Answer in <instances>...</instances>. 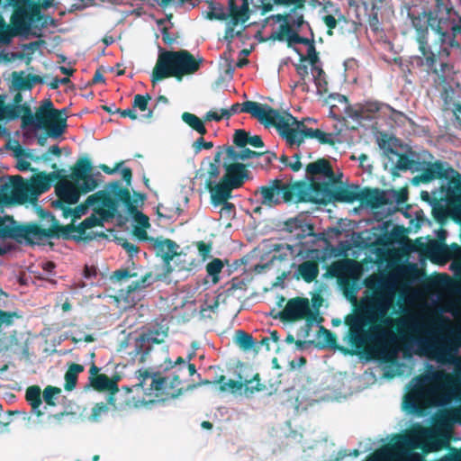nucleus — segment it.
<instances>
[{"instance_id": "nucleus-1", "label": "nucleus", "mask_w": 461, "mask_h": 461, "mask_svg": "<svg viewBox=\"0 0 461 461\" xmlns=\"http://www.w3.org/2000/svg\"><path fill=\"white\" fill-rule=\"evenodd\" d=\"M396 288L397 280L393 275L380 278L372 294L361 300L358 312L347 317L349 346L357 349L369 346L370 352L384 360H393L397 357V335L393 330L376 324L388 314Z\"/></svg>"}, {"instance_id": "nucleus-2", "label": "nucleus", "mask_w": 461, "mask_h": 461, "mask_svg": "<svg viewBox=\"0 0 461 461\" xmlns=\"http://www.w3.org/2000/svg\"><path fill=\"white\" fill-rule=\"evenodd\" d=\"M401 329L413 334L426 333L428 336L419 337L414 344L428 357L434 359L439 365H453L461 373V358L458 357L461 346V327L453 338L438 337L436 330L450 329L442 319H429L424 314L411 313L398 319ZM452 332L451 330H449Z\"/></svg>"}, {"instance_id": "nucleus-3", "label": "nucleus", "mask_w": 461, "mask_h": 461, "mask_svg": "<svg viewBox=\"0 0 461 461\" xmlns=\"http://www.w3.org/2000/svg\"><path fill=\"white\" fill-rule=\"evenodd\" d=\"M410 387L403 408L411 413L428 406H447L460 393V384L451 375L432 367L424 375L414 377Z\"/></svg>"}, {"instance_id": "nucleus-4", "label": "nucleus", "mask_w": 461, "mask_h": 461, "mask_svg": "<svg viewBox=\"0 0 461 461\" xmlns=\"http://www.w3.org/2000/svg\"><path fill=\"white\" fill-rule=\"evenodd\" d=\"M394 163L398 170H411V172L422 171V177L430 181L437 178H443L454 185L461 194V175L454 168L449 167L448 163L438 160L432 162V155L421 150L419 152L410 151L408 154L400 156Z\"/></svg>"}, {"instance_id": "nucleus-5", "label": "nucleus", "mask_w": 461, "mask_h": 461, "mask_svg": "<svg viewBox=\"0 0 461 461\" xmlns=\"http://www.w3.org/2000/svg\"><path fill=\"white\" fill-rule=\"evenodd\" d=\"M203 61V58L194 57L185 50L161 51L152 71L151 81L155 85L158 81L171 77L181 80L184 76L197 72Z\"/></svg>"}, {"instance_id": "nucleus-6", "label": "nucleus", "mask_w": 461, "mask_h": 461, "mask_svg": "<svg viewBox=\"0 0 461 461\" xmlns=\"http://www.w3.org/2000/svg\"><path fill=\"white\" fill-rule=\"evenodd\" d=\"M276 129L290 147L301 146L307 138L316 139L321 144H334V134L323 132L319 129L308 128L303 122L297 121L295 117L286 112L281 113Z\"/></svg>"}, {"instance_id": "nucleus-7", "label": "nucleus", "mask_w": 461, "mask_h": 461, "mask_svg": "<svg viewBox=\"0 0 461 461\" xmlns=\"http://www.w3.org/2000/svg\"><path fill=\"white\" fill-rule=\"evenodd\" d=\"M166 374L149 371H139V385L142 387L146 393H154L157 396H166V398H176L179 396L183 388L180 375L174 369L166 371Z\"/></svg>"}, {"instance_id": "nucleus-8", "label": "nucleus", "mask_w": 461, "mask_h": 461, "mask_svg": "<svg viewBox=\"0 0 461 461\" xmlns=\"http://www.w3.org/2000/svg\"><path fill=\"white\" fill-rule=\"evenodd\" d=\"M54 234V229H41L35 224L22 226L18 225L12 217L0 216L1 238H12L19 242L28 244H41L50 238H52Z\"/></svg>"}, {"instance_id": "nucleus-9", "label": "nucleus", "mask_w": 461, "mask_h": 461, "mask_svg": "<svg viewBox=\"0 0 461 461\" xmlns=\"http://www.w3.org/2000/svg\"><path fill=\"white\" fill-rule=\"evenodd\" d=\"M413 25L417 30L416 41L418 43V50L420 54L411 57V63L413 67L422 68L426 67L428 72L436 75L439 79H446V72L448 68L447 62L441 61L439 67H436L438 61V55L431 50L428 42V30L418 28L415 22Z\"/></svg>"}, {"instance_id": "nucleus-10", "label": "nucleus", "mask_w": 461, "mask_h": 461, "mask_svg": "<svg viewBox=\"0 0 461 461\" xmlns=\"http://www.w3.org/2000/svg\"><path fill=\"white\" fill-rule=\"evenodd\" d=\"M86 203L94 209L103 207L115 209L118 204L122 203L130 212L133 213L135 211L129 191L123 188L118 181L110 183L106 190L88 196Z\"/></svg>"}, {"instance_id": "nucleus-11", "label": "nucleus", "mask_w": 461, "mask_h": 461, "mask_svg": "<svg viewBox=\"0 0 461 461\" xmlns=\"http://www.w3.org/2000/svg\"><path fill=\"white\" fill-rule=\"evenodd\" d=\"M221 112L225 118H230L240 112L249 113L267 128L272 126L276 128L281 114L269 105L254 101H246L242 104L236 103L230 109H221Z\"/></svg>"}, {"instance_id": "nucleus-12", "label": "nucleus", "mask_w": 461, "mask_h": 461, "mask_svg": "<svg viewBox=\"0 0 461 461\" xmlns=\"http://www.w3.org/2000/svg\"><path fill=\"white\" fill-rule=\"evenodd\" d=\"M360 202L366 207L375 210L376 215L383 211L384 216L393 213L401 203L399 194L394 190H380L378 188H364Z\"/></svg>"}, {"instance_id": "nucleus-13", "label": "nucleus", "mask_w": 461, "mask_h": 461, "mask_svg": "<svg viewBox=\"0 0 461 461\" xmlns=\"http://www.w3.org/2000/svg\"><path fill=\"white\" fill-rule=\"evenodd\" d=\"M338 273L346 298L356 303L357 293L361 289L359 264L353 259H346L338 266Z\"/></svg>"}, {"instance_id": "nucleus-14", "label": "nucleus", "mask_w": 461, "mask_h": 461, "mask_svg": "<svg viewBox=\"0 0 461 461\" xmlns=\"http://www.w3.org/2000/svg\"><path fill=\"white\" fill-rule=\"evenodd\" d=\"M258 201L267 206H274L280 203L291 202L294 199L293 187L281 180L275 179L267 185L258 187L256 192Z\"/></svg>"}, {"instance_id": "nucleus-15", "label": "nucleus", "mask_w": 461, "mask_h": 461, "mask_svg": "<svg viewBox=\"0 0 461 461\" xmlns=\"http://www.w3.org/2000/svg\"><path fill=\"white\" fill-rule=\"evenodd\" d=\"M214 383L220 384V392H230L231 393L246 398H251L256 393L262 392L266 389V385L260 383L258 374H256L252 379L246 380L244 383L231 379L226 381L223 375H221Z\"/></svg>"}, {"instance_id": "nucleus-16", "label": "nucleus", "mask_w": 461, "mask_h": 461, "mask_svg": "<svg viewBox=\"0 0 461 461\" xmlns=\"http://www.w3.org/2000/svg\"><path fill=\"white\" fill-rule=\"evenodd\" d=\"M65 112L66 109H54L52 102L45 100L41 104L35 114L32 113L31 116H27L23 120V130L32 129V131H38L45 129L47 124H50V122Z\"/></svg>"}, {"instance_id": "nucleus-17", "label": "nucleus", "mask_w": 461, "mask_h": 461, "mask_svg": "<svg viewBox=\"0 0 461 461\" xmlns=\"http://www.w3.org/2000/svg\"><path fill=\"white\" fill-rule=\"evenodd\" d=\"M154 281L151 273H146L140 278L132 280L128 285L118 291V301L124 302L127 306L134 305L144 296L145 288L152 285Z\"/></svg>"}, {"instance_id": "nucleus-18", "label": "nucleus", "mask_w": 461, "mask_h": 461, "mask_svg": "<svg viewBox=\"0 0 461 461\" xmlns=\"http://www.w3.org/2000/svg\"><path fill=\"white\" fill-rule=\"evenodd\" d=\"M306 172L312 180H323L322 185L318 186L323 192H331V187L338 182L336 174L325 158L318 159L306 167Z\"/></svg>"}, {"instance_id": "nucleus-19", "label": "nucleus", "mask_w": 461, "mask_h": 461, "mask_svg": "<svg viewBox=\"0 0 461 461\" xmlns=\"http://www.w3.org/2000/svg\"><path fill=\"white\" fill-rule=\"evenodd\" d=\"M440 5L436 6L438 10L428 12V24L438 36L441 44L448 43L450 46H454L453 37L448 33V28L450 25V19L447 13H442L440 11Z\"/></svg>"}, {"instance_id": "nucleus-20", "label": "nucleus", "mask_w": 461, "mask_h": 461, "mask_svg": "<svg viewBox=\"0 0 461 461\" xmlns=\"http://www.w3.org/2000/svg\"><path fill=\"white\" fill-rule=\"evenodd\" d=\"M249 5L246 3L240 5L238 9L230 11L231 19L226 24L224 34V40L227 42L230 43L235 37L241 34L242 31L245 29L243 23L249 18Z\"/></svg>"}, {"instance_id": "nucleus-21", "label": "nucleus", "mask_w": 461, "mask_h": 461, "mask_svg": "<svg viewBox=\"0 0 461 461\" xmlns=\"http://www.w3.org/2000/svg\"><path fill=\"white\" fill-rule=\"evenodd\" d=\"M310 314L311 308L308 299L299 297L290 299L278 313L282 320L288 321L302 320Z\"/></svg>"}, {"instance_id": "nucleus-22", "label": "nucleus", "mask_w": 461, "mask_h": 461, "mask_svg": "<svg viewBox=\"0 0 461 461\" xmlns=\"http://www.w3.org/2000/svg\"><path fill=\"white\" fill-rule=\"evenodd\" d=\"M223 158V167L225 174L222 178L229 183L234 189L239 188L246 179L249 178V172L246 166L235 161H229L228 158Z\"/></svg>"}, {"instance_id": "nucleus-23", "label": "nucleus", "mask_w": 461, "mask_h": 461, "mask_svg": "<svg viewBox=\"0 0 461 461\" xmlns=\"http://www.w3.org/2000/svg\"><path fill=\"white\" fill-rule=\"evenodd\" d=\"M5 95H0V122L3 120L10 122L21 118L23 129V120L32 114L30 106L27 104L5 105Z\"/></svg>"}, {"instance_id": "nucleus-24", "label": "nucleus", "mask_w": 461, "mask_h": 461, "mask_svg": "<svg viewBox=\"0 0 461 461\" xmlns=\"http://www.w3.org/2000/svg\"><path fill=\"white\" fill-rule=\"evenodd\" d=\"M3 190L16 202H24L32 196L29 183H24L21 176L10 177L9 182L3 185Z\"/></svg>"}, {"instance_id": "nucleus-25", "label": "nucleus", "mask_w": 461, "mask_h": 461, "mask_svg": "<svg viewBox=\"0 0 461 461\" xmlns=\"http://www.w3.org/2000/svg\"><path fill=\"white\" fill-rule=\"evenodd\" d=\"M432 431L428 429H420L419 430L412 431L409 434L403 435L401 439L395 443V447H410L419 448L423 445L426 440L432 438Z\"/></svg>"}, {"instance_id": "nucleus-26", "label": "nucleus", "mask_w": 461, "mask_h": 461, "mask_svg": "<svg viewBox=\"0 0 461 461\" xmlns=\"http://www.w3.org/2000/svg\"><path fill=\"white\" fill-rule=\"evenodd\" d=\"M56 194L60 201L54 202V205L60 206L62 202L68 204L77 203L79 200V192L76 185L69 181H61L56 186Z\"/></svg>"}, {"instance_id": "nucleus-27", "label": "nucleus", "mask_w": 461, "mask_h": 461, "mask_svg": "<svg viewBox=\"0 0 461 461\" xmlns=\"http://www.w3.org/2000/svg\"><path fill=\"white\" fill-rule=\"evenodd\" d=\"M240 150H236L233 147L229 146L222 150H219L214 155V161L219 164L222 156L228 158L229 161L238 162L239 160H245L252 158H258L261 153L253 151L246 147L240 148Z\"/></svg>"}, {"instance_id": "nucleus-28", "label": "nucleus", "mask_w": 461, "mask_h": 461, "mask_svg": "<svg viewBox=\"0 0 461 461\" xmlns=\"http://www.w3.org/2000/svg\"><path fill=\"white\" fill-rule=\"evenodd\" d=\"M211 194V203L213 207H219L222 203L231 197V191L234 189L222 177L219 183L207 186Z\"/></svg>"}, {"instance_id": "nucleus-29", "label": "nucleus", "mask_w": 461, "mask_h": 461, "mask_svg": "<svg viewBox=\"0 0 461 461\" xmlns=\"http://www.w3.org/2000/svg\"><path fill=\"white\" fill-rule=\"evenodd\" d=\"M39 12H29L26 9L17 10L12 17V23L15 30L22 33H27L35 23V16L39 15Z\"/></svg>"}, {"instance_id": "nucleus-30", "label": "nucleus", "mask_w": 461, "mask_h": 461, "mask_svg": "<svg viewBox=\"0 0 461 461\" xmlns=\"http://www.w3.org/2000/svg\"><path fill=\"white\" fill-rule=\"evenodd\" d=\"M167 337V330L162 328L149 329L140 335L136 348H143L147 345L145 351H148L149 345L162 343Z\"/></svg>"}, {"instance_id": "nucleus-31", "label": "nucleus", "mask_w": 461, "mask_h": 461, "mask_svg": "<svg viewBox=\"0 0 461 461\" xmlns=\"http://www.w3.org/2000/svg\"><path fill=\"white\" fill-rule=\"evenodd\" d=\"M285 230L294 234L296 239H303L311 235L312 226L305 221L304 217L290 218L285 222Z\"/></svg>"}, {"instance_id": "nucleus-32", "label": "nucleus", "mask_w": 461, "mask_h": 461, "mask_svg": "<svg viewBox=\"0 0 461 461\" xmlns=\"http://www.w3.org/2000/svg\"><path fill=\"white\" fill-rule=\"evenodd\" d=\"M194 356V353H191L187 357V360L184 359L181 357H178L175 362L168 359L165 362V367L163 368L164 371H167L169 369H174L176 371V374L180 375L183 371H186L189 376L194 375L196 373V368L194 364L190 363V360L192 359Z\"/></svg>"}, {"instance_id": "nucleus-33", "label": "nucleus", "mask_w": 461, "mask_h": 461, "mask_svg": "<svg viewBox=\"0 0 461 461\" xmlns=\"http://www.w3.org/2000/svg\"><path fill=\"white\" fill-rule=\"evenodd\" d=\"M362 190L357 185H348L346 187H339L336 189L333 196L337 201L354 203L360 201L362 197Z\"/></svg>"}, {"instance_id": "nucleus-34", "label": "nucleus", "mask_w": 461, "mask_h": 461, "mask_svg": "<svg viewBox=\"0 0 461 461\" xmlns=\"http://www.w3.org/2000/svg\"><path fill=\"white\" fill-rule=\"evenodd\" d=\"M12 79L15 87L25 90H31L34 84L42 82L39 76H32L25 71L14 72Z\"/></svg>"}, {"instance_id": "nucleus-35", "label": "nucleus", "mask_w": 461, "mask_h": 461, "mask_svg": "<svg viewBox=\"0 0 461 461\" xmlns=\"http://www.w3.org/2000/svg\"><path fill=\"white\" fill-rule=\"evenodd\" d=\"M319 266L312 261H304L300 264L294 273L299 278L301 277L306 283L313 282L319 276Z\"/></svg>"}, {"instance_id": "nucleus-36", "label": "nucleus", "mask_w": 461, "mask_h": 461, "mask_svg": "<svg viewBox=\"0 0 461 461\" xmlns=\"http://www.w3.org/2000/svg\"><path fill=\"white\" fill-rule=\"evenodd\" d=\"M155 249L162 254L166 260H171L177 254L178 245L171 240L156 239Z\"/></svg>"}, {"instance_id": "nucleus-37", "label": "nucleus", "mask_w": 461, "mask_h": 461, "mask_svg": "<svg viewBox=\"0 0 461 461\" xmlns=\"http://www.w3.org/2000/svg\"><path fill=\"white\" fill-rule=\"evenodd\" d=\"M66 127L67 115L65 112L50 122V124H47L45 129H48L47 133L50 138L58 139L65 132Z\"/></svg>"}, {"instance_id": "nucleus-38", "label": "nucleus", "mask_w": 461, "mask_h": 461, "mask_svg": "<svg viewBox=\"0 0 461 461\" xmlns=\"http://www.w3.org/2000/svg\"><path fill=\"white\" fill-rule=\"evenodd\" d=\"M31 189V195L38 196L45 192H47L50 186V179L45 175H39L35 177H32V181L29 183Z\"/></svg>"}, {"instance_id": "nucleus-39", "label": "nucleus", "mask_w": 461, "mask_h": 461, "mask_svg": "<svg viewBox=\"0 0 461 461\" xmlns=\"http://www.w3.org/2000/svg\"><path fill=\"white\" fill-rule=\"evenodd\" d=\"M203 14L208 20L225 21L229 17V14L225 12L223 5L213 1H210L208 3V7L204 11Z\"/></svg>"}, {"instance_id": "nucleus-40", "label": "nucleus", "mask_w": 461, "mask_h": 461, "mask_svg": "<svg viewBox=\"0 0 461 461\" xmlns=\"http://www.w3.org/2000/svg\"><path fill=\"white\" fill-rule=\"evenodd\" d=\"M312 79L316 86V93L319 95H323L328 91V82L326 80L325 73L321 67L311 68Z\"/></svg>"}, {"instance_id": "nucleus-41", "label": "nucleus", "mask_w": 461, "mask_h": 461, "mask_svg": "<svg viewBox=\"0 0 461 461\" xmlns=\"http://www.w3.org/2000/svg\"><path fill=\"white\" fill-rule=\"evenodd\" d=\"M91 384L97 390L101 391H117V384L115 381L111 380L105 375H99L95 377H89Z\"/></svg>"}, {"instance_id": "nucleus-42", "label": "nucleus", "mask_w": 461, "mask_h": 461, "mask_svg": "<svg viewBox=\"0 0 461 461\" xmlns=\"http://www.w3.org/2000/svg\"><path fill=\"white\" fill-rule=\"evenodd\" d=\"M26 400L30 402L32 405V408L33 411L38 415L41 416L43 414V412L40 410V406L42 403L41 398V389L38 386H31L26 391Z\"/></svg>"}, {"instance_id": "nucleus-43", "label": "nucleus", "mask_w": 461, "mask_h": 461, "mask_svg": "<svg viewBox=\"0 0 461 461\" xmlns=\"http://www.w3.org/2000/svg\"><path fill=\"white\" fill-rule=\"evenodd\" d=\"M181 118L183 122H185L194 131H197L201 135L206 134L207 131L204 127L203 122L195 114L185 112L182 113Z\"/></svg>"}, {"instance_id": "nucleus-44", "label": "nucleus", "mask_w": 461, "mask_h": 461, "mask_svg": "<svg viewBox=\"0 0 461 461\" xmlns=\"http://www.w3.org/2000/svg\"><path fill=\"white\" fill-rule=\"evenodd\" d=\"M92 167V163L88 158L77 160L73 171V177L77 180L91 175Z\"/></svg>"}, {"instance_id": "nucleus-45", "label": "nucleus", "mask_w": 461, "mask_h": 461, "mask_svg": "<svg viewBox=\"0 0 461 461\" xmlns=\"http://www.w3.org/2000/svg\"><path fill=\"white\" fill-rule=\"evenodd\" d=\"M235 342L243 350H250L255 344L252 336L243 330L236 331Z\"/></svg>"}, {"instance_id": "nucleus-46", "label": "nucleus", "mask_w": 461, "mask_h": 461, "mask_svg": "<svg viewBox=\"0 0 461 461\" xmlns=\"http://www.w3.org/2000/svg\"><path fill=\"white\" fill-rule=\"evenodd\" d=\"M102 221L95 216L92 215L90 217L86 218L78 226H77V231L81 234V236L85 239L91 238L90 234H86V230L91 229L93 227L100 225Z\"/></svg>"}, {"instance_id": "nucleus-47", "label": "nucleus", "mask_w": 461, "mask_h": 461, "mask_svg": "<svg viewBox=\"0 0 461 461\" xmlns=\"http://www.w3.org/2000/svg\"><path fill=\"white\" fill-rule=\"evenodd\" d=\"M222 268V261L219 258H214L206 266L207 274L212 277L213 284L219 281V274L221 272Z\"/></svg>"}, {"instance_id": "nucleus-48", "label": "nucleus", "mask_w": 461, "mask_h": 461, "mask_svg": "<svg viewBox=\"0 0 461 461\" xmlns=\"http://www.w3.org/2000/svg\"><path fill=\"white\" fill-rule=\"evenodd\" d=\"M305 59H306L303 56H302L301 57V61L302 62L295 65V69H296V72H297L298 76L300 77L301 81H302L300 83V85L302 86L303 90L308 91L309 88H308V86L306 84V78L309 76V68H308V66L303 63V61H305Z\"/></svg>"}, {"instance_id": "nucleus-49", "label": "nucleus", "mask_w": 461, "mask_h": 461, "mask_svg": "<svg viewBox=\"0 0 461 461\" xmlns=\"http://www.w3.org/2000/svg\"><path fill=\"white\" fill-rule=\"evenodd\" d=\"M78 182L79 189L84 193L94 191L97 186V181L93 175L86 176L84 178L77 179Z\"/></svg>"}, {"instance_id": "nucleus-50", "label": "nucleus", "mask_w": 461, "mask_h": 461, "mask_svg": "<svg viewBox=\"0 0 461 461\" xmlns=\"http://www.w3.org/2000/svg\"><path fill=\"white\" fill-rule=\"evenodd\" d=\"M393 453L388 447H383L374 453L368 461H393Z\"/></svg>"}, {"instance_id": "nucleus-51", "label": "nucleus", "mask_w": 461, "mask_h": 461, "mask_svg": "<svg viewBox=\"0 0 461 461\" xmlns=\"http://www.w3.org/2000/svg\"><path fill=\"white\" fill-rule=\"evenodd\" d=\"M249 134L245 130H236L233 135V143L238 148H244L249 143Z\"/></svg>"}, {"instance_id": "nucleus-52", "label": "nucleus", "mask_w": 461, "mask_h": 461, "mask_svg": "<svg viewBox=\"0 0 461 461\" xmlns=\"http://www.w3.org/2000/svg\"><path fill=\"white\" fill-rule=\"evenodd\" d=\"M60 389L57 387L48 386L43 391V399L47 404L50 406L56 405L55 400L57 395L60 393Z\"/></svg>"}, {"instance_id": "nucleus-53", "label": "nucleus", "mask_w": 461, "mask_h": 461, "mask_svg": "<svg viewBox=\"0 0 461 461\" xmlns=\"http://www.w3.org/2000/svg\"><path fill=\"white\" fill-rule=\"evenodd\" d=\"M151 99L149 95H136L133 99L132 107L138 108L140 111H146L148 108V103Z\"/></svg>"}, {"instance_id": "nucleus-54", "label": "nucleus", "mask_w": 461, "mask_h": 461, "mask_svg": "<svg viewBox=\"0 0 461 461\" xmlns=\"http://www.w3.org/2000/svg\"><path fill=\"white\" fill-rule=\"evenodd\" d=\"M86 207L81 204L77 206L75 209L63 208V215L66 218L71 217L74 219H78L84 214H86Z\"/></svg>"}, {"instance_id": "nucleus-55", "label": "nucleus", "mask_w": 461, "mask_h": 461, "mask_svg": "<svg viewBox=\"0 0 461 461\" xmlns=\"http://www.w3.org/2000/svg\"><path fill=\"white\" fill-rule=\"evenodd\" d=\"M108 411V408L104 403H97L93 409L92 413L89 416V420L91 421L96 422L99 420L100 417L106 413Z\"/></svg>"}, {"instance_id": "nucleus-56", "label": "nucleus", "mask_w": 461, "mask_h": 461, "mask_svg": "<svg viewBox=\"0 0 461 461\" xmlns=\"http://www.w3.org/2000/svg\"><path fill=\"white\" fill-rule=\"evenodd\" d=\"M3 30L0 31V45L9 44L15 35L14 29L7 25H3Z\"/></svg>"}, {"instance_id": "nucleus-57", "label": "nucleus", "mask_w": 461, "mask_h": 461, "mask_svg": "<svg viewBox=\"0 0 461 461\" xmlns=\"http://www.w3.org/2000/svg\"><path fill=\"white\" fill-rule=\"evenodd\" d=\"M215 163H210L208 169V178L206 180V185L211 186V185L215 183V179L218 177L220 171L219 167Z\"/></svg>"}, {"instance_id": "nucleus-58", "label": "nucleus", "mask_w": 461, "mask_h": 461, "mask_svg": "<svg viewBox=\"0 0 461 461\" xmlns=\"http://www.w3.org/2000/svg\"><path fill=\"white\" fill-rule=\"evenodd\" d=\"M384 105V104L377 101H367L362 104V110L373 113L380 111Z\"/></svg>"}, {"instance_id": "nucleus-59", "label": "nucleus", "mask_w": 461, "mask_h": 461, "mask_svg": "<svg viewBox=\"0 0 461 461\" xmlns=\"http://www.w3.org/2000/svg\"><path fill=\"white\" fill-rule=\"evenodd\" d=\"M307 46H308V48H307V57L309 59V60H310L312 68L319 67L317 65V63L319 61V58H318V54L316 52L315 47L313 45V42L311 41Z\"/></svg>"}, {"instance_id": "nucleus-60", "label": "nucleus", "mask_w": 461, "mask_h": 461, "mask_svg": "<svg viewBox=\"0 0 461 461\" xmlns=\"http://www.w3.org/2000/svg\"><path fill=\"white\" fill-rule=\"evenodd\" d=\"M112 277L118 281H121V280H123L128 277L129 278H136L137 275L135 273L131 274L129 270L122 269V270L115 271Z\"/></svg>"}, {"instance_id": "nucleus-61", "label": "nucleus", "mask_w": 461, "mask_h": 461, "mask_svg": "<svg viewBox=\"0 0 461 461\" xmlns=\"http://www.w3.org/2000/svg\"><path fill=\"white\" fill-rule=\"evenodd\" d=\"M220 206H221L220 210V213L221 216H226L228 218L231 217V215L234 212V205L232 203H229L228 201H225Z\"/></svg>"}, {"instance_id": "nucleus-62", "label": "nucleus", "mask_w": 461, "mask_h": 461, "mask_svg": "<svg viewBox=\"0 0 461 461\" xmlns=\"http://www.w3.org/2000/svg\"><path fill=\"white\" fill-rule=\"evenodd\" d=\"M77 377V376L76 375H74L68 371L66 373V375H65V381H66L65 388L67 390L70 391L76 386Z\"/></svg>"}, {"instance_id": "nucleus-63", "label": "nucleus", "mask_w": 461, "mask_h": 461, "mask_svg": "<svg viewBox=\"0 0 461 461\" xmlns=\"http://www.w3.org/2000/svg\"><path fill=\"white\" fill-rule=\"evenodd\" d=\"M288 40L291 43H303L305 45H308L311 42L307 38L301 37L294 32H290L288 33Z\"/></svg>"}, {"instance_id": "nucleus-64", "label": "nucleus", "mask_w": 461, "mask_h": 461, "mask_svg": "<svg viewBox=\"0 0 461 461\" xmlns=\"http://www.w3.org/2000/svg\"><path fill=\"white\" fill-rule=\"evenodd\" d=\"M401 461H423L422 456L417 452H409Z\"/></svg>"}]
</instances>
